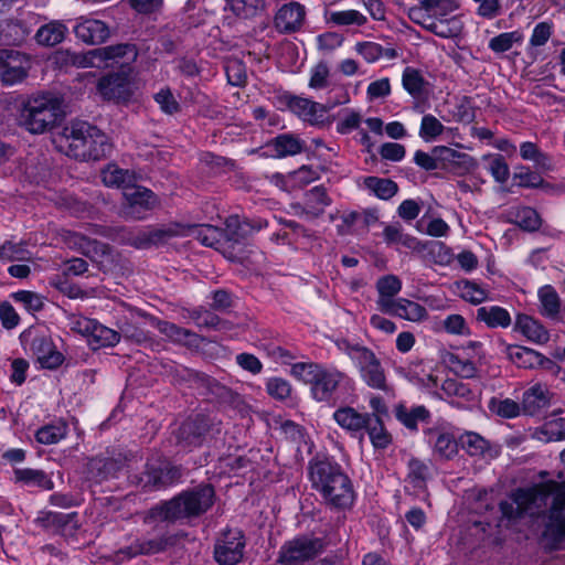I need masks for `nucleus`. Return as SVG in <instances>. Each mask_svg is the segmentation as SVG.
Returning <instances> with one entry per match:
<instances>
[{
	"label": "nucleus",
	"instance_id": "nucleus-1",
	"mask_svg": "<svg viewBox=\"0 0 565 565\" xmlns=\"http://www.w3.org/2000/svg\"><path fill=\"white\" fill-rule=\"evenodd\" d=\"M56 149L77 160H99L110 149L108 137L86 121L73 120L53 137Z\"/></svg>",
	"mask_w": 565,
	"mask_h": 565
},
{
	"label": "nucleus",
	"instance_id": "nucleus-2",
	"mask_svg": "<svg viewBox=\"0 0 565 565\" xmlns=\"http://www.w3.org/2000/svg\"><path fill=\"white\" fill-rule=\"evenodd\" d=\"M309 479L324 501L338 509L350 508L354 502L351 480L341 467L327 458H315L309 462Z\"/></svg>",
	"mask_w": 565,
	"mask_h": 565
},
{
	"label": "nucleus",
	"instance_id": "nucleus-3",
	"mask_svg": "<svg viewBox=\"0 0 565 565\" xmlns=\"http://www.w3.org/2000/svg\"><path fill=\"white\" fill-rule=\"evenodd\" d=\"M213 499L214 489L210 484H203L156 505L151 509L150 514L154 519L169 522L198 516L211 508Z\"/></svg>",
	"mask_w": 565,
	"mask_h": 565
},
{
	"label": "nucleus",
	"instance_id": "nucleus-4",
	"mask_svg": "<svg viewBox=\"0 0 565 565\" xmlns=\"http://www.w3.org/2000/svg\"><path fill=\"white\" fill-rule=\"evenodd\" d=\"M61 116V100L44 94L30 98L20 115V125L31 134L40 135L50 130Z\"/></svg>",
	"mask_w": 565,
	"mask_h": 565
},
{
	"label": "nucleus",
	"instance_id": "nucleus-5",
	"mask_svg": "<svg viewBox=\"0 0 565 565\" xmlns=\"http://www.w3.org/2000/svg\"><path fill=\"white\" fill-rule=\"evenodd\" d=\"M338 349L344 353L358 369L361 380L374 390L385 391L387 388L386 376L381 361L375 353L358 343H351L348 340H339Z\"/></svg>",
	"mask_w": 565,
	"mask_h": 565
},
{
	"label": "nucleus",
	"instance_id": "nucleus-6",
	"mask_svg": "<svg viewBox=\"0 0 565 565\" xmlns=\"http://www.w3.org/2000/svg\"><path fill=\"white\" fill-rule=\"evenodd\" d=\"M548 494L536 488L519 489L509 500L500 503V511L508 526L516 524L521 520L533 518L546 505Z\"/></svg>",
	"mask_w": 565,
	"mask_h": 565
},
{
	"label": "nucleus",
	"instance_id": "nucleus-7",
	"mask_svg": "<svg viewBox=\"0 0 565 565\" xmlns=\"http://www.w3.org/2000/svg\"><path fill=\"white\" fill-rule=\"evenodd\" d=\"M323 551V542L319 537L298 535L286 541L278 553V565H307Z\"/></svg>",
	"mask_w": 565,
	"mask_h": 565
},
{
	"label": "nucleus",
	"instance_id": "nucleus-8",
	"mask_svg": "<svg viewBox=\"0 0 565 565\" xmlns=\"http://www.w3.org/2000/svg\"><path fill=\"white\" fill-rule=\"evenodd\" d=\"M22 341L29 345L30 351L44 369H55L63 362L52 340L50 331L45 327L30 328L21 334Z\"/></svg>",
	"mask_w": 565,
	"mask_h": 565
},
{
	"label": "nucleus",
	"instance_id": "nucleus-9",
	"mask_svg": "<svg viewBox=\"0 0 565 565\" xmlns=\"http://www.w3.org/2000/svg\"><path fill=\"white\" fill-rule=\"evenodd\" d=\"M136 52L129 44H118L94 49L83 54H75L72 63L78 67H109L115 64H124L126 61L134 60Z\"/></svg>",
	"mask_w": 565,
	"mask_h": 565
},
{
	"label": "nucleus",
	"instance_id": "nucleus-10",
	"mask_svg": "<svg viewBox=\"0 0 565 565\" xmlns=\"http://www.w3.org/2000/svg\"><path fill=\"white\" fill-rule=\"evenodd\" d=\"M542 533L545 545L555 550L565 540V484H557L554 491L553 503L546 516Z\"/></svg>",
	"mask_w": 565,
	"mask_h": 565
},
{
	"label": "nucleus",
	"instance_id": "nucleus-11",
	"mask_svg": "<svg viewBox=\"0 0 565 565\" xmlns=\"http://www.w3.org/2000/svg\"><path fill=\"white\" fill-rule=\"evenodd\" d=\"M482 356V344L478 341H470L458 351L449 353L446 363L456 375L462 379H473L477 376V365Z\"/></svg>",
	"mask_w": 565,
	"mask_h": 565
},
{
	"label": "nucleus",
	"instance_id": "nucleus-12",
	"mask_svg": "<svg viewBox=\"0 0 565 565\" xmlns=\"http://www.w3.org/2000/svg\"><path fill=\"white\" fill-rule=\"evenodd\" d=\"M245 545V536L241 530L223 532L214 547L215 561L221 565L237 564L243 558Z\"/></svg>",
	"mask_w": 565,
	"mask_h": 565
},
{
	"label": "nucleus",
	"instance_id": "nucleus-13",
	"mask_svg": "<svg viewBox=\"0 0 565 565\" xmlns=\"http://www.w3.org/2000/svg\"><path fill=\"white\" fill-rule=\"evenodd\" d=\"M348 375L333 366H321L311 387L310 393L317 402H331L338 388L348 383Z\"/></svg>",
	"mask_w": 565,
	"mask_h": 565
},
{
	"label": "nucleus",
	"instance_id": "nucleus-14",
	"mask_svg": "<svg viewBox=\"0 0 565 565\" xmlns=\"http://www.w3.org/2000/svg\"><path fill=\"white\" fill-rule=\"evenodd\" d=\"M31 67L30 58L14 50H0V81L7 86L21 83Z\"/></svg>",
	"mask_w": 565,
	"mask_h": 565
},
{
	"label": "nucleus",
	"instance_id": "nucleus-15",
	"mask_svg": "<svg viewBox=\"0 0 565 565\" xmlns=\"http://www.w3.org/2000/svg\"><path fill=\"white\" fill-rule=\"evenodd\" d=\"M122 194L127 202L124 214L130 218H143L145 213L158 204V199L151 190L134 183Z\"/></svg>",
	"mask_w": 565,
	"mask_h": 565
},
{
	"label": "nucleus",
	"instance_id": "nucleus-16",
	"mask_svg": "<svg viewBox=\"0 0 565 565\" xmlns=\"http://www.w3.org/2000/svg\"><path fill=\"white\" fill-rule=\"evenodd\" d=\"M419 3L430 12L434 22L445 24L448 22H457L455 30H450L452 33L441 36L443 39L456 38L462 32V19L460 15L454 14L459 9V2L457 0H419Z\"/></svg>",
	"mask_w": 565,
	"mask_h": 565
},
{
	"label": "nucleus",
	"instance_id": "nucleus-17",
	"mask_svg": "<svg viewBox=\"0 0 565 565\" xmlns=\"http://www.w3.org/2000/svg\"><path fill=\"white\" fill-rule=\"evenodd\" d=\"M135 88L129 75L124 72L105 76L97 84L98 93L104 99L116 102L129 99Z\"/></svg>",
	"mask_w": 565,
	"mask_h": 565
},
{
	"label": "nucleus",
	"instance_id": "nucleus-18",
	"mask_svg": "<svg viewBox=\"0 0 565 565\" xmlns=\"http://www.w3.org/2000/svg\"><path fill=\"white\" fill-rule=\"evenodd\" d=\"M287 105L289 109L305 122L312 126H319L324 122L328 109L320 103L306 97L289 96Z\"/></svg>",
	"mask_w": 565,
	"mask_h": 565
},
{
	"label": "nucleus",
	"instance_id": "nucleus-19",
	"mask_svg": "<svg viewBox=\"0 0 565 565\" xmlns=\"http://www.w3.org/2000/svg\"><path fill=\"white\" fill-rule=\"evenodd\" d=\"M306 19V8L291 1L281 6L275 14V28L281 33H291L301 29Z\"/></svg>",
	"mask_w": 565,
	"mask_h": 565
},
{
	"label": "nucleus",
	"instance_id": "nucleus-20",
	"mask_svg": "<svg viewBox=\"0 0 565 565\" xmlns=\"http://www.w3.org/2000/svg\"><path fill=\"white\" fill-rule=\"evenodd\" d=\"M76 36L88 44H99L109 38L108 25L96 19L81 17L74 26Z\"/></svg>",
	"mask_w": 565,
	"mask_h": 565
},
{
	"label": "nucleus",
	"instance_id": "nucleus-21",
	"mask_svg": "<svg viewBox=\"0 0 565 565\" xmlns=\"http://www.w3.org/2000/svg\"><path fill=\"white\" fill-rule=\"evenodd\" d=\"M434 153L438 158L439 168H446L458 173L467 172L476 164L471 156L446 146H436Z\"/></svg>",
	"mask_w": 565,
	"mask_h": 565
},
{
	"label": "nucleus",
	"instance_id": "nucleus-22",
	"mask_svg": "<svg viewBox=\"0 0 565 565\" xmlns=\"http://www.w3.org/2000/svg\"><path fill=\"white\" fill-rule=\"evenodd\" d=\"M383 315H388L413 323H422L429 317L427 309L423 305L404 297L397 298Z\"/></svg>",
	"mask_w": 565,
	"mask_h": 565
},
{
	"label": "nucleus",
	"instance_id": "nucleus-23",
	"mask_svg": "<svg viewBox=\"0 0 565 565\" xmlns=\"http://www.w3.org/2000/svg\"><path fill=\"white\" fill-rule=\"evenodd\" d=\"M502 352L518 367L535 369L543 366L546 362H548V359L533 349L521 345L507 344L504 342L502 343Z\"/></svg>",
	"mask_w": 565,
	"mask_h": 565
},
{
	"label": "nucleus",
	"instance_id": "nucleus-24",
	"mask_svg": "<svg viewBox=\"0 0 565 565\" xmlns=\"http://www.w3.org/2000/svg\"><path fill=\"white\" fill-rule=\"evenodd\" d=\"M553 394L544 384L536 383L524 391L522 396V412L526 415H536L551 405Z\"/></svg>",
	"mask_w": 565,
	"mask_h": 565
},
{
	"label": "nucleus",
	"instance_id": "nucleus-25",
	"mask_svg": "<svg viewBox=\"0 0 565 565\" xmlns=\"http://www.w3.org/2000/svg\"><path fill=\"white\" fill-rule=\"evenodd\" d=\"M377 298L375 300L376 309L383 313L396 301L397 295L402 290V280L395 275H385L377 279L375 284Z\"/></svg>",
	"mask_w": 565,
	"mask_h": 565
},
{
	"label": "nucleus",
	"instance_id": "nucleus-26",
	"mask_svg": "<svg viewBox=\"0 0 565 565\" xmlns=\"http://www.w3.org/2000/svg\"><path fill=\"white\" fill-rule=\"evenodd\" d=\"M66 243L70 247L78 249L95 262L102 263L103 258L108 256L110 252L108 245L75 232L68 234Z\"/></svg>",
	"mask_w": 565,
	"mask_h": 565
},
{
	"label": "nucleus",
	"instance_id": "nucleus-27",
	"mask_svg": "<svg viewBox=\"0 0 565 565\" xmlns=\"http://www.w3.org/2000/svg\"><path fill=\"white\" fill-rule=\"evenodd\" d=\"M441 390L447 396L456 398V403L461 407L477 404L480 396L478 388L458 379H446Z\"/></svg>",
	"mask_w": 565,
	"mask_h": 565
},
{
	"label": "nucleus",
	"instance_id": "nucleus-28",
	"mask_svg": "<svg viewBox=\"0 0 565 565\" xmlns=\"http://www.w3.org/2000/svg\"><path fill=\"white\" fill-rule=\"evenodd\" d=\"M403 88L415 99L422 100L429 94L430 85L423 71L413 66L404 68L402 74Z\"/></svg>",
	"mask_w": 565,
	"mask_h": 565
},
{
	"label": "nucleus",
	"instance_id": "nucleus-29",
	"mask_svg": "<svg viewBox=\"0 0 565 565\" xmlns=\"http://www.w3.org/2000/svg\"><path fill=\"white\" fill-rule=\"evenodd\" d=\"M514 330L520 332L527 341L544 344L550 340L547 329L536 319L527 315H518Z\"/></svg>",
	"mask_w": 565,
	"mask_h": 565
},
{
	"label": "nucleus",
	"instance_id": "nucleus-30",
	"mask_svg": "<svg viewBox=\"0 0 565 565\" xmlns=\"http://www.w3.org/2000/svg\"><path fill=\"white\" fill-rule=\"evenodd\" d=\"M409 19L419 25H422L425 30L434 33L437 36L449 35L452 32L450 30H455L457 22H434L430 17V12L419 3L418 8H412L408 13Z\"/></svg>",
	"mask_w": 565,
	"mask_h": 565
},
{
	"label": "nucleus",
	"instance_id": "nucleus-31",
	"mask_svg": "<svg viewBox=\"0 0 565 565\" xmlns=\"http://www.w3.org/2000/svg\"><path fill=\"white\" fill-rule=\"evenodd\" d=\"M333 419L343 429L358 433L367 425L370 415L359 413L353 407H341L333 413Z\"/></svg>",
	"mask_w": 565,
	"mask_h": 565
},
{
	"label": "nucleus",
	"instance_id": "nucleus-32",
	"mask_svg": "<svg viewBox=\"0 0 565 565\" xmlns=\"http://www.w3.org/2000/svg\"><path fill=\"white\" fill-rule=\"evenodd\" d=\"M14 480L29 488H39L41 490H52L54 488L52 478L45 471L39 469H15Z\"/></svg>",
	"mask_w": 565,
	"mask_h": 565
},
{
	"label": "nucleus",
	"instance_id": "nucleus-33",
	"mask_svg": "<svg viewBox=\"0 0 565 565\" xmlns=\"http://www.w3.org/2000/svg\"><path fill=\"white\" fill-rule=\"evenodd\" d=\"M182 477L178 467L166 465L159 469H151L146 473L145 487L151 489H160L170 486Z\"/></svg>",
	"mask_w": 565,
	"mask_h": 565
},
{
	"label": "nucleus",
	"instance_id": "nucleus-34",
	"mask_svg": "<svg viewBox=\"0 0 565 565\" xmlns=\"http://www.w3.org/2000/svg\"><path fill=\"white\" fill-rule=\"evenodd\" d=\"M477 319L489 328H508L511 324L509 311L499 306H484L477 310Z\"/></svg>",
	"mask_w": 565,
	"mask_h": 565
},
{
	"label": "nucleus",
	"instance_id": "nucleus-35",
	"mask_svg": "<svg viewBox=\"0 0 565 565\" xmlns=\"http://www.w3.org/2000/svg\"><path fill=\"white\" fill-rule=\"evenodd\" d=\"M395 416L406 428L417 430L418 424L426 423L430 417V413L423 405L413 407L398 405L395 408Z\"/></svg>",
	"mask_w": 565,
	"mask_h": 565
},
{
	"label": "nucleus",
	"instance_id": "nucleus-36",
	"mask_svg": "<svg viewBox=\"0 0 565 565\" xmlns=\"http://www.w3.org/2000/svg\"><path fill=\"white\" fill-rule=\"evenodd\" d=\"M120 341V334L95 321V326L92 328L87 342L93 350L100 348L115 347Z\"/></svg>",
	"mask_w": 565,
	"mask_h": 565
},
{
	"label": "nucleus",
	"instance_id": "nucleus-37",
	"mask_svg": "<svg viewBox=\"0 0 565 565\" xmlns=\"http://www.w3.org/2000/svg\"><path fill=\"white\" fill-rule=\"evenodd\" d=\"M268 148L273 149L275 157L285 158L302 152L303 142L291 134H282L273 139Z\"/></svg>",
	"mask_w": 565,
	"mask_h": 565
},
{
	"label": "nucleus",
	"instance_id": "nucleus-38",
	"mask_svg": "<svg viewBox=\"0 0 565 565\" xmlns=\"http://www.w3.org/2000/svg\"><path fill=\"white\" fill-rule=\"evenodd\" d=\"M354 50L367 63H375L382 57L393 60L397 56L395 49L383 47L381 44L371 41H362L355 43Z\"/></svg>",
	"mask_w": 565,
	"mask_h": 565
},
{
	"label": "nucleus",
	"instance_id": "nucleus-39",
	"mask_svg": "<svg viewBox=\"0 0 565 565\" xmlns=\"http://www.w3.org/2000/svg\"><path fill=\"white\" fill-rule=\"evenodd\" d=\"M362 185L380 200H390L398 191L396 182L379 177H365L362 181Z\"/></svg>",
	"mask_w": 565,
	"mask_h": 565
},
{
	"label": "nucleus",
	"instance_id": "nucleus-40",
	"mask_svg": "<svg viewBox=\"0 0 565 565\" xmlns=\"http://www.w3.org/2000/svg\"><path fill=\"white\" fill-rule=\"evenodd\" d=\"M102 179L106 186L121 188L124 191L135 183L134 173L116 164H108L102 171Z\"/></svg>",
	"mask_w": 565,
	"mask_h": 565
},
{
	"label": "nucleus",
	"instance_id": "nucleus-41",
	"mask_svg": "<svg viewBox=\"0 0 565 565\" xmlns=\"http://www.w3.org/2000/svg\"><path fill=\"white\" fill-rule=\"evenodd\" d=\"M460 443L470 456L484 458L494 457L489 441L477 433L466 431L460 436Z\"/></svg>",
	"mask_w": 565,
	"mask_h": 565
},
{
	"label": "nucleus",
	"instance_id": "nucleus-42",
	"mask_svg": "<svg viewBox=\"0 0 565 565\" xmlns=\"http://www.w3.org/2000/svg\"><path fill=\"white\" fill-rule=\"evenodd\" d=\"M68 433V426L63 420L44 425L35 433V439L42 445H54L63 440Z\"/></svg>",
	"mask_w": 565,
	"mask_h": 565
},
{
	"label": "nucleus",
	"instance_id": "nucleus-43",
	"mask_svg": "<svg viewBox=\"0 0 565 565\" xmlns=\"http://www.w3.org/2000/svg\"><path fill=\"white\" fill-rule=\"evenodd\" d=\"M540 312L547 318H556L559 313L561 301L558 294L551 285H545L537 292Z\"/></svg>",
	"mask_w": 565,
	"mask_h": 565
},
{
	"label": "nucleus",
	"instance_id": "nucleus-44",
	"mask_svg": "<svg viewBox=\"0 0 565 565\" xmlns=\"http://www.w3.org/2000/svg\"><path fill=\"white\" fill-rule=\"evenodd\" d=\"M67 28L61 22H51L41 26L35 39L39 44L53 46L64 40Z\"/></svg>",
	"mask_w": 565,
	"mask_h": 565
},
{
	"label": "nucleus",
	"instance_id": "nucleus-45",
	"mask_svg": "<svg viewBox=\"0 0 565 565\" xmlns=\"http://www.w3.org/2000/svg\"><path fill=\"white\" fill-rule=\"evenodd\" d=\"M328 22L338 26H363L367 22V18L360 11L354 9L330 11Z\"/></svg>",
	"mask_w": 565,
	"mask_h": 565
},
{
	"label": "nucleus",
	"instance_id": "nucleus-46",
	"mask_svg": "<svg viewBox=\"0 0 565 565\" xmlns=\"http://www.w3.org/2000/svg\"><path fill=\"white\" fill-rule=\"evenodd\" d=\"M367 430L370 440L375 448L385 449L392 441L391 435L385 429L381 418H372L364 427Z\"/></svg>",
	"mask_w": 565,
	"mask_h": 565
},
{
	"label": "nucleus",
	"instance_id": "nucleus-47",
	"mask_svg": "<svg viewBox=\"0 0 565 565\" xmlns=\"http://www.w3.org/2000/svg\"><path fill=\"white\" fill-rule=\"evenodd\" d=\"M163 547H164V544L162 541H158V540L141 541V542H136V543L131 544L130 546L120 550L119 555H122L124 557L132 558L138 555L156 554V553L162 551Z\"/></svg>",
	"mask_w": 565,
	"mask_h": 565
},
{
	"label": "nucleus",
	"instance_id": "nucleus-48",
	"mask_svg": "<svg viewBox=\"0 0 565 565\" xmlns=\"http://www.w3.org/2000/svg\"><path fill=\"white\" fill-rule=\"evenodd\" d=\"M459 296L471 303L478 305L487 300L488 290L475 281L461 280L457 284Z\"/></svg>",
	"mask_w": 565,
	"mask_h": 565
},
{
	"label": "nucleus",
	"instance_id": "nucleus-49",
	"mask_svg": "<svg viewBox=\"0 0 565 565\" xmlns=\"http://www.w3.org/2000/svg\"><path fill=\"white\" fill-rule=\"evenodd\" d=\"M445 129L446 128L440 120H438L434 115L427 114L422 118L418 135L424 141L431 142L436 140Z\"/></svg>",
	"mask_w": 565,
	"mask_h": 565
},
{
	"label": "nucleus",
	"instance_id": "nucleus-50",
	"mask_svg": "<svg viewBox=\"0 0 565 565\" xmlns=\"http://www.w3.org/2000/svg\"><path fill=\"white\" fill-rule=\"evenodd\" d=\"M523 34L520 31L500 33L489 41V49L494 53H504L512 49L515 43H521Z\"/></svg>",
	"mask_w": 565,
	"mask_h": 565
},
{
	"label": "nucleus",
	"instance_id": "nucleus-51",
	"mask_svg": "<svg viewBox=\"0 0 565 565\" xmlns=\"http://www.w3.org/2000/svg\"><path fill=\"white\" fill-rule=\"evenodd\" d=\"M12 298L21 303L30 313L41 311L45 305V298L42 295L30 290H19L12 294Z\"/></svg>",
	"mask_w": 565,
	"mask_h": 565
},
{
	"label": "nucleus",
	"instance_id": "nucleus-52",
	"mask_svg": "<svg viewBox=\"0 0 565 565\" xmlns=\"http://www.w3.org/2000/svg\"><path fill=\"white\" fill-rule=\"evenodd\" d=\"M321 366L313 362H297L291 364L290 375L311 386Z\"/></svg>",
	"mask_w": 565,
	"mask_h": 565
},
{
	"label": "nucleus",
	"instance_id": "nucleus-53",
	"mask_svg": "<svg viewBox=\"0 0 565 565\" xmlns=\"http://www.w3.org/2000/svg\"><path fill=\"white\" fill-rule=\"evenodd\" d=\"M231 10L242 18L255 17L264 9V0H227Z\"/></svg>",
	"mask_w": 565,
	"mask_h": 565
},
{
	"label": "nucleus",
	"instance_id": "nucleus-54",
	"mask_svg": "<svg viewBox=\"0 0 565 565\" xmlns=\"http://www.w3.org/2000/svg\"><path fill=\"white\" fill-rule=\"evenodd\" d=\"M330 84V70L324 62H320L316 64L310 70V78L308 82V86L311 89H324Z\"/></svg>",
	"mask_w": 565,
	"mask_h": 565
},
{
	"label": "nucleus",
	"instance_id": "nucleus-55",
	"mask_svg": "<svg viewBox=\"0 0 565 565\" xmlns=\"http://www.w3.org/2000/svg\"><path fill=\"white\" fill-rule=\"evenodd\" d=\"M514 217L515 223L526 231H535L539 228L541 224V220L537 212L529 206L516 209Z\"/></svg>",
	"mask_w": 565,
	"mask_h": 565
},
{
	"label": "nucleus",
	"instance_id": "nucleus-56",
	"mask_svg": "<svg viewBox=\"0 0 565 565\" xmlns=\"http://www.w3.org/2000/svg\"><path fill=\"white\" fill-rule=\"evenodd\" d=\"M520 154L523 160L533 161L539 168L545 169L550 167L547 156L541 152L537 146L531 141L521 143Z\"/></svg>",
	"mask_w": 565,
	"mask_h": 565
},
{
	"label": "nucleus",
	"instance_id": "nucleus-57",
	"mask_svg": "<svg viewBox=\"0 0 565 565\" xmlns=\"http://www.w3.org/2000/svg\"><path fill=\"white\" fill-rule=\"evenodd\" d=\"M266 391L275 399L285 401L291 395L290 383L281 377H269L266 381Z\"/></svg>",
	"mask_w": 565,
	"mask_h": 565
},
{
	"label": "nucleus",
	"instance_id": "nucleus-58",
	"mask_svg": "<svg viewBox=\"0 0 565 565\" xmlns=\"http://www.w3.org/2000/svg\"><path fill=\"white\" fill-rule=\"evenodd\" d=\"M490 408L501 417L514 418L521 414L522 404L520 405L518 402L511 398L500 401L492 399L490 403Z\"/></svg>",
	"mask_w": 565,
	"mask_h": 565
},
{
	"label": "nucleus",
	"instance_id": "nucleus-59",
	"mask_svg": "<svg viewBox=\"0 0 565 565\" xmlns=\"http://www.w3.org/2000/svg\"><path fill=\"white\" fill-rule=\"evenodd\" d=\"M457 441L451 434L440 433L434 444V450L440 457L449 459L457 454Z\"/></svg>",
	"mask_w": 565,
	"mask_h": 565
},
{
	"label": "nucleus",
	"instance_id": "nucleus-60",
	"mask_svg": "<svg viewBox=\"0 0 565 565\" xmlns=\"http://www.w3.org/2000/svg\"><path fill=\"white\" fill-rule=\"evenodd\" d=\"M329 204L330 200L322 188L315 186L306 194V205L313 214L321 213Z\"/></svg>",
	"mask_w": 565,
	"mask_h": 565
},
{
	"label": "nucleus",
	"instance_id": "nucleus-61",
	"mask_svg": "<svg viewBox=\"0 0 565 565\" xmlns=\"http://www.w3.org/2000/svg\"><path fill=\"white\" fill-rule=\"evenodd\" d=\"M429 477V468L418 459L408 462V479L416 488H422Z\"/></svg>",
	"mask_w": 565,
	"mask_h": 565
},
{
	"label": "nucleus",
	"instance_id": "nucleus-62",
	"mask_svg": "<svg viewBox=\"0 0 565 565\" xmlns=\"http://www.w3.org/2000/svg\"><path fill=\"white\" fill-rule=\"evenodd\" d=\"M0 258L7 262L29 260V252L20 243L6 242L0 247Z\"/></svg>",
	"mask_w": 565,
	"mask_h": 565
},
{
	"label": "nucleus",
	"instance_id": "nucleus-63",
	"mask_svg": "<svg viewBox=\"0 0 565 565\" xmlns=\"http://www.w3.org/2000/svg\"><path fill=\"white\" fill-rule=\"evenodd\" d=\"M488 159L490 160L488 170L493 179L501 184L505 183L510 177V170L504 158L495 154L489 156Z\"/></svg>",
	"mask_w": 565,
	"mask_h": 565
},
{
	"label": "nucleus",
	"instance_id": "nucleus-64",
	"mask_svg": "<svg viewBox=\"0 0 565 565\" xmlns=\"http://www.w3.org/2000/svg\"><path fill=\"white\" fill-rule=\"evenodd\" d=\"M202 431L194 422H185L180 427V443L186 446H200L202 444Z\"/></svg>",
	"mask_w": 565,
	"mask_h": 565
}]
</instances>
